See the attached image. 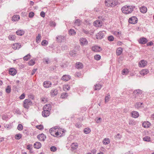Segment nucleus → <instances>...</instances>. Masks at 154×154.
Returning <instances> with one entry per match:
<instances>
[{
  "label": "nucleus",
  "mask_w": 154,
  "mask_h": 154,
  "mask_svg": "<svg viewBox=\"0 0 154 154\" xmlns=\"http://www.w3.org/2000/svg\"><path fill=\"white\" fill-rule=\"evenodd\" d=\"M33 146L34 148L38 149L41 147L42 145L40 142H37L34 143Z\"/></svg>",
  "instance_id": "nucleus-21"
},
{
  "label": "nucleus",
  "mask_w": 154,
  "mask_h": 154,
  "mask_svg": "<svg viewBox=\"0 0 154 154\" xmlns=\"http://www.w3.org/2000/svg\"><path fill=\"white\" fill-rule=\"evenodd\" d=\"M35 61L33 60H30L28 64L29 65L32 66L35 64Z\"/></svg>",
  "instance_id": "nucleus-55"
},
{
  "label": "nucleus",
  "mask_w": 154,
  "mask_h": 154,
  "mask_svg": "<svg viewBox=\"0 0 154 154\" xmlns=\"http://www.w3.org/2000/svg\"><path fill=\"white\" fill-rule=\"evenodd\" d=\"M118 3V0H106L105 5L108 7H113Z\"/></svg>",
  "instance_id": "nucleus-3"
},
{
  "label": "nucleus",
  "mask_w": 154,
  "mask_h": 154,
  "mask_svg": "<svg viewBox=\"0 0 154 154\" xmlns=\"http://www.w3.org/2000/svg\"><path fill=\"white\" fill-rule=\"evenodd\" d=\"M21 45L19 43H15L12 45V48L14 50L18 49L21 47Z\"/></svg>",
  "instance_id": "nucleus-14"
},
{
  "label": "nucleus",
  "mask_w": 154,
  "mask_h": 154,
  "mask_svg": "<svg viewBox=\"0 0 154 154\" xmlns=\"http://www.w3.org/2000/svg\"><path fill=\"white\" fill-rule=\"evenodd\" d=\"M57 41L59 42H62L64 39V37L62 36H59L56 37Z\"/></svg>",
  "instance_id": "nucleus-29"
},
{
  "label": "nucleus",
  "mask_w": 154,
  "mask_h": 154,
  "mask_svg": "<svg viewBox=\"0 0 154 154\" xmlns=\"http://www.w3.org/2000/svg\"><path fill=\"white\" fill-rule=\"evenodd\" d=\"M32 146V145H28L27 146L26 148H27V149H28L29 150H31L32 149V148H31Z\"/></svg>",
  "instance_id": "nucleus-59"
},
{
  "label": "nucleus",
  "mask_w": 154,
  "mask_h": 154,
  "mask_svg": "<svg viewBox=\"0 0 154 154\" xmlns=\"http://www.w3.org/2000/svg\"><path fill=\"white\" fill-rule=\"evenodd\" d=\"M142 93V91L140 89L136 90L133 92L134 94L135 95H137L138 94H141Z\"/></svg>",
  "instance_id": "nucleus-35"
},
{
  "label": "nucleus",
  "mask_w": 154,
  "mask_h": 154,
  "mask_svg": "<svg viewBox=\"0 0 154 154\" xmlns=\"http://www.w3.org/2000/svg\"><path fill=\"white\" fill-rule=\"evenodd\" d=\"M25 97V94L24 93L22 94L19 97L20 100H22L24 99Z\"/></svg>",
  "instance_id": "nucleus-57"
},
{
  "label": "nucleus",
  "mask_w": 154,
  "mask_h": 154,
  "mask_svg": "<svg viewBox=\"0 0 154 154\" xmlns=\"http://www.w3.org/2000/svg\"><path fill=\"white\" fill-rule=\"evenodd\" d=\"M40 15L42 17H44L45 15V13L43 11H42L40 13Z\"/></svg>",
  "instance_id": "nucleus-60"
},
{
  "label": "nucleus",
  "mask_w": 154,
  "mask_h": 154,
  "mask_svg": "<svg viewBox=\"0 0 154 154\" xmlns=\"http://www.w3.org/2000/svg\"><path fill=\"white\" fill-rule=\"evenodd\" d=\"M22 135L20 134H16L15 136V138L16 140H19L21 138Z\"/></svg>",
  "instance_id": "nucleus-42"
},
{
  "label": "nucleus",
  "mask_w": 154,
  "mask_h": 154,
  "mask_svg": "<svg viewBox=\"0 0 154 154\" xmlns=\"http://www.w3.org/2000/svg\"><path fill=\"white\" fill-rule=\"evenodd\" d=\"M96 152H97L96 150L95 149H92L91 151V153H92L93 154H94L96 153Z\"/></svg>",
  "instance_id": "nucleus-62"
},
{
  "label": "nucleus",
  "mask_w": 154,
  "mask_h": 154,
  "mask_svg": "<svg viewBox=\"0 0 154 154\" xmlns=\"http://www.w3.org/2000/svg\"><path fill=\"white\" fill-rule=\"evenodd\" d=\"M83 67V64L80 62H78L76 63L75 67L78 69H81Z\"/></svg>",
  "instance_id": "nucleus-25"
},
{
  "label": "nucleus",
  "mask_w": 154,
  "mask_h": 154,
  "mask_svg": "<svg viewBox=\"0 0 154 154\" xmlns=\"http://www.w3.org/2000/svg\"><path fill=\"white\" fill-rule=\"evenodd\" d=\"M134 7L131 5H125L121 8L122 12L124 14H128L131 13L133 11Z\"/></svg>",
  "instance_id": "nucleus-2"
},
{
  "label": "nucleus",
  "mask_w": 154,
  "mask_h": 154,
  "mask_svg": "<svg viewBox=\"0 0 154 154\" xmlns=\"http://www.w3.org/2000/svg\"><path fill=\"white\" fill-rule=\"evenodd\" d=\"M76 32L73 29H70L69 31V35H75V34Z\"/></svg>",
  "instance_id": "nucleus-44"
},
{
  "label": "nucleus",
  "mask_w": 154,
  "mask_h": 154,
  "mask_svg": "<svg viewBox=\"0 0 154 154\" xmlns=\"http://www.w3.org/2000/svg\"><path fill=\"white\" fill-rule=\"evenodd\" d=\"M104 36V34L102 31H100L97 33L96 35V38L97 39H101Z\"/></svg>",
  "instance_id": "nucleus-17"
},
{
  "label": "nucleus",
  "mask_w": 154,
  "mask_h": 154,
  "mask_svg": "<svg viewBox=\"0 0 154 154\" xmlns=\"http://www.w3.org/2000/svg\"><path fill=\"white\" fill-rule=\"evenodd\" d=\"M16 36L14 35H10L8 36V39L11 41H14L16 39Z\"/></svg>",
  "instance_id": "nucleus-33"
},
{
  "label": "nucleus",
  "mask_w": 154,
  "mask_h": 154,
  "mask_svg": "<svg viewBox=\"0 0 154 154\" xmlns=\"http://www.w3.org/2000/svg\"><path fill=\"white\" fill-rule=\"evenodd\" d=\"M147 62L144 60H141L139 62L138 66L139 67H143L147 65Z\"/></svg>",
  "instance_id": "nucleus-11"
},
{
  "label": "nucleus",
  "mask_w": 154,
  "mask_h": 154,
  "mask_svg": "<svg viewBox=\"0 0 154 154\" xmlns=\"http://www.w3.org/2000/svg\"><path fill=\"white\" fill-rule=\"evenodd\" d=\"M36 127L40 130H42L43 129L44 127L42 125H40L36 126Z\"/></svg>",
  "instance_id": "nucleus-52"
},
{
  "label": "nucleus",
  "mask_w": 154,
  "mask_h": 154,
  "mask_svg": "<svg viewBox=\"0 0 154 154\" xmlns=\"http://www.w3.org/2000/svg\"><path fill=\"white\" fill-rule=\"evenodd\" d=\"M50 150L51 151L54 152L57 150V148L55 146H52L51 147Z\"/></svg>",
  "instance_id": "nucleus-53"
},
{
  "label": "nucleus",
  "mask_w": 154,
  "mask_h": 154,
  "mask_svg": "<svg viewBox=\"0 0 154 154\" xmlns=\"http://www.w3.org/2000/svg\"><path fill=\"white\" fill-rule=\"evenodd\" d=\"M50 25L51 26H56V23L53 21H51L50 23Z\"/></svg>",
  "instance_id": "nucleus-58"
},
{
  "label": "nucleus",
  "mask_w": 154,
  "mask_h": 154,
  "mask_svg": "<svg viewBox=\"0 0 154 154\" xmlns=\"http://www.w3.org/2000/svg\"><path fill=\"white\" fill-rule=\"evenodd\" d=\"M140 12L142 13H145L147 11V8L145 6H142L140 8Z\"/></svg>",
  "instance_id": "nucleus-20"
},
{
  "label": "nucleus",
  "mask_w": 154,
  "mask_h": 154,
  "mask_svg": "<svg viewBox=\"0 0 154 154\" xmlns=\"http://www.w3.org/2000/svg\"><path fill=\"white\" fill-rule=\"evenodd\" d=\"M135 107L137 109L143 107V103H142L140 102L137 103L135 105Z\"/></svg>",
  "instance_id": "nucleus-24"
},
{
  "label": "nucleus",
  "mask_w": 154,
  "mask_h": 154,
  "mask_svg": "<svg viewBox=\"0 0 154 154\" xmlns=\"http://www.w3.org/2000/svg\"><path fill=\"white\" fill-rule=\"evenodd\" d=\"M137 19L136 17L134 16L130 18L128 20L129 22L131 24H135L137 22Z\"/></svg>",
  "instance_id": "nucleus-6"
},
{
  "label": "nucleus",
  "mask_w": 154,
  "mask_h": 154,
  "mask_svg": "<svg viewBox=\"0 0 154 154\" xmlns=\"http://www.w3.org/2000/svg\"><path fill=\"white\" fill-rule=\"evenodd\" d=\"M94 59L97 60H99L100 59L101 56L99 54L95 55L94 56Z\"/></svg>",
  "instance_id": "nucleus-45"
},
{
  "label": "nucleus",
  "mask_w": 154,
  "mask_h": 154,
  "mask_svg": "<svg viewBox=\"0 0 154 154\" xmlns=\"http://www.w3.org/2000/svg\"><path fill=\"white\" fill-rule=\"evenodd\" d=\"M75 126L78 128H80L81 126V125L79 123H77L75 125Z\"/></svg>",
  "instance_id": "nucleus-61"
},
{
  "label": "nucleus",
  "mask_w": 154,
  "mask_h": 154,
  "mask_svg": "<svg viewBox=\"0 0 154 154\" xmlns=\"http://www.w3.org/2000/svg\"><path fill=\"white\" fill-rule=\"evenodd\" d=\"M62 79L64 81H67L69 80L70 76L68 75H65L63 76Z\"/></svg>",
  "instance_id": "nucleus-27"
},
{
  "label": "nucleus",
  "mask_w": 154,
  "mask_h": 154,
  "mask_svg": "<svg viewBox=\"0 0 154 154\" xmlns=\"http://www.w3.org/2000/svg\"><path fill=\"white\" fill-rule=\"evenodd\" d=\"M51 94L52 96L56 95L57 94V91L56 90H52L51 91Z\"/></svg>",
  "instance_id": "nucleus-37"
},
{
  "label": "nucleus",
  "mask_w": 154,
  "mask_h": 154,
  "mask_svg": "<svg viewBox=\"0 0 154 154\" xmlns=\"http://www.w3.org/2000/svg\"><path fill=\"white\" fill-rule=\"evenodd\" d=\"M71 146L73 149H76L78 147V143H73L71 144Z\"/></svg>",
  "instance_id": "nucleus-31"
},
{
  "label": "nucleus",
  "mask_w": 154,
  "mask_h": 154,
  "mask_svg": "<svg viewBox=\"0 0 154 154\" xmlns=\"http://www.w3.org/2000/svg\"><path fill=\"white\" fill-rule=\"evenodd\" d=\"M110 95L108 94L107 96L105 97V103H107L109 101L110 98Z\"/></svg>",
  "instance_id": "nucleus-51"
},
{
  "label": "nucleus",
  "mask_w": 154,
  "mask_h": 154,
  "mask_svg": "<svg viewBox=\"0 0 154 154\" xmlns=\"http://www.w3.org/2000/svg\"><path fill=\"white\" fill-rule=\"evenodd\" d=\"M93 24L96 27H100L102 26L103 23L101 21L97 20L94 22Z\"/></svg>",
  "instance_id": "nucleus-8"
},
{
  "label": "nucleus",
  "mask_w": 154,
  "mask_h": 154,
  "mask_svg": "<svg viewBox=\"0 0 154 154\" xmlns=\"http://www.w3.org/2000/svg\"><path fill=\"white\" fill-rule=\"evenodd\" d=\"M92 50L94 52H99L101 51L102 49L100 46H94L92 47Z\"/></svg>",
  "instance_id": "nucleus-7"
},
{
  "label": "nucleus",
  "mask_w": 154,
  "mask_h": 154,
  "mask_svg": "<svg viewBox=\"0 0 154 154\" xmlns=\"http://www.w3.org/2000/svg\"><path fill=\"white\" fill-rule=\"evenodd\" d=\"M16 73V70L14 68H11L9 69V73L12 75H15Z\"/></svg>",
  "instance_id": "nucleus-22"
},
{
  "label": "nucleus",
  "mask_w": 154,
  "mask_h": 154,
  "mask_svg": "<svg viewBox=\"0 0 154 154\" xmlns=\"http://www.w3.org/2000/svg\"><path fill=\"white\" fill-rule=\"evenodd\" d=\"M51 82L49 81H45L43 83L44 87L46 88H48L51 87Z\"/></svg>",
  "instance_id": "nucleus-13"
},
{
  "label": "nucleus",
  "mask_w": 154,
  "mask_h": 154,
  "mask_svg": "<svg viewBox=\"0 0 154 154\" xmlns=\"http://www.w3.org/2000/svg\"><path fill=\"white\" fill-rule=\"evenodd\" d=\"M103 143L104 145H107L109 144L110 142V140L108 138H105L103 139Z\"/></svg>",
  "instance_id": "nucleus-26"
},
{
  "label": "nucleus",
  "mask_w": 154,
  "mask_h": 154,
  "mask_svg": "<svg viewBox=\"0 0 154 154\" xmlns=\"http://www.w3.org/2000/svg\"><path fill=\"white\" fill-rule=\"evenodd\" d=\"M91 131L90 129L88 128H85L84 130V132L85 134H87L90 133Z\"/></svg>",
  "instance_id": "nucleus-40"
},
{
  "label": "nucleus",
  "mask_w": 154,
  "mask_h": 154,
  "mask_svg": "<svg viewBox=\"0 0 154 154\" xmlns=\"http://www.w3.org/2000/svg\"><path fill=\"white\" fill-rule=\"evenodd\" d=\"M49 132L54 137H60L65 132V131L58 127H55L51 128L49 130Z\"/></svg>",
  "instance_id": "nucleus-1"
},
{
  "label": "nucleus",
  "mask_w": 154,
  "mask_h": 154,
  "mask_svg": "<svg viewBox=\"0 0 154 154\" xmlns=\"http://www.w3.org/2000/svg\"><path fill=\"white\" fill-rule=\"evenodd\" d=\"M16 33L18 35H22L24 34V32L23 30H19L16 31Z\"/></svg>",
  "instance_id": "nucleus-30"
},
{
  "label": "nucleus",
  "mask_w": 154,
  "mask_h": 154,
  "mask_svg": "<svg viewBox=\"0 0 154 154\" xmlns=\"http://www.w3.org/2000/svg\"><path fill=\"white\" fill-rule=\"evenodd\" d=\"M70 87L69 85H65L63 86V89L64 91H68L70 89Z\"/></svg>",
  "instance_id": "nucleus-32"
},
{
  "label": "nucleus",
  "mask_w": 154,
  "mask_h": 154,
  "mask_svg": "<svg viewBox=\"0 0 154 154\" xmlns=\"http://www.w3.org/2000/svg\"><path fill=\"white\" fill-rule=\"evenodd\" d=\"M37 138L40 141H44L46 138V136L42 133L38 135Z\"/></svg>",
  "instance_id": "nucleus-9"
},
{
  "label": "nucleus",
  "mask_w": 154,
  "mask_h": 154,
  "mask_svg": "<svg viewBox=\"0 0 154 154\" xmlns=\"http://www.w3.org/2000/svg\"><path fill=\"white\" fill-rule=\"evenodd\" d=\"M23 129V127L22 124H19L17 127V129L19 131H21Z\"/></svg>",
  "instance_id": "nucleus-49"
},
{
  "label": "nucleus",
  "mask_w": 154,
  "mask_h": 154,
  "mask_svg": "<svg viewBox=\"0 0 154 154\" xmlns=\"http://www.w3.org/2000/svg\"><path fill=\"white\" fill-rule=\"evenodd\" d=\"M34 15V12L31 11L30 12L29 14V17L30 18H32V17Z\"/></svg>",
  "instance_id": "nucleus-56"
},
{
  "label": "nucleus",
  "mask_w": 154,
  "mask_h": 154,
  "mask_svg": "<svg viewBox=\"0 0 154 154\" xmlns=\"http://www.w3.org/2000/svg\"><path fill=\"white\" fill-rule=\"evenodd\" d=\"M48 44V42L46 40H43L41 42V44L43 46L47 45Z\"/></svg>",
  "instance_id": "nucleus-48"
},
{
  "label": "nucleus",
  "mask_w": 154,
  "mask_h": 154,
  "mask_svg": "<svg viewBox=\"0 0 154 154\" xmlns=\"http://www.w3.org/2000/svg\"><path fill=\"white\" fill-rule=\"evenodd\" d=\"M101 118H99L97 119V120L96 122H97L98 123L100 122H101Z\"/></svg>",
  "instance_id": "nucleus-64"
},
{
  "label": "nucleus",
  "mask_w": 154,
  "mask_h": 154,
  "mask_svg": "<svg viewBox=\"0 0 154 154\" xmlns=\"http://www.w3.org/2000/svg\"><path fill=\"white\" fill-rule=\"evenodd\" d=\"M151 137L149 136H146L143 138L144 141L147 142H150L151 141Z\"/></svg>",
  "instance_id": "nucleus-38"
},
{
  "label": "nucleus",
  "mask_w": 154,
  "mask_h": 154,
  "mask_svg": "<svg viewBox=\"0 0 154 154\" xmlns=\"http://www.w3.org/2000/svg\"><path fill=\"white\" fill-rule=\"evenodd\" d=\"M122 48H118L116 50V54L117 55H120L122 53Z\"/></svg>",
  "instance_id": "nucleus-28"
},
{
  "label": "nucleus",
  "mask_w": 154,
  "mask_h": 154,
  "mask_svg": "<svg viewBox=\"0 0 154 154\" xmlns=\"http://www.w3.org/2000/svg\"><path fill=\"white\" fill-rule=\"evenodd\" d=\"M129 71L127 69H123L122 71V74L123 75H127Z\"/></svg>",
  "instance_id": "nucleus-34"
},
{
  "label": "nucleus",
  "mask_w": 154,
  "mask_h": 154,
  "mask_svg": "<svg viewBox=\"0 0 154 154\" xmlns=\"http://www.w3.org/2000/svg\"><path fill=\"white\" fill-rule=\"evenodd\" d=\"M32 105V102L29 100L25 99L23 102V106L26 109H28Z\"/></svg>",
  "instance_id": "nucleus-4"
},
{
  "label": "nucleus",
  "mask_w": 154,
  "mask_h": 154,
  "mask_svg": "<svg viewBox=\"0 0 154 154\" xmlns=\"http://www.w3.org/2000/svg\"><path fill=\"white\" fill-rule=\"evenodd\" d=\"M45 61L46 63L48 64L49 62V60L48 59H45Z\"/></svg>",
  "instance_id": "nucleus-63"
},
{
  "label": "nucleus",
  "mask_w": 154,
  "mask_h": 154,
  "mask_svg": "<svg viewBox=\"0 0 154 154\" xmlns=\"http://www.w3.org/2000/svg\"><path fill=\"white\" fill-rule=\"evenodd\" d=\"M95 88H94V90H100L101 87V86L100 84L98 85H94Z\"/></svg>",
  "instance_id": "nucleus-41"
},
{
  "label": "nucleus",
  "mask_w": 154,
  "mask_h": 154,
  "mask_svg": "<svg viewBox=\"0 0 154 154\" xmlns=\"http://www.w3.org/2000/svg\"><path fill=\"white\" fill-rule=\"evenodd\" d=\"M88 41L85 38H81L79 40V43L81 46H85L88 44Z\"/></svg>",
  "instance_id": "nucleus-5"
},
{
  "label": "nucleus",
  "mask_w": 154,
  "mask_h": 154,
  "mask_svg": "<svg viewBox=\"0 0 154 154\" xmlns=\"http://www.w3.org/2000/svg\"><path fill=\"white\" fill-rule=\"evenodd\" d=\"M108 40L110 41H112L114 40V38L112 35H110L108 37Z\"/></svg>",
  "instance_id": "nucleus-54"
},
{
  "label": "nucleus",
  "mask_w": 154,
  "mask_h": 154,
  "mask_svg": "<svg viewBox=\"0 0 154 154\" xmlns=\"http://www.w3.org/2000/svg\"><path fill=\"white\" fill-rule=\"evenodd\" d=\"M68 96V94L67 93L64 92L62 94L61 97L62 98H65Z\"/></svg>",
  "instance_id": "nucleus-50"
},
{
  "label": "nucleus",
  "mask_w": 154,
  "mask_h": 154,
  "mask_svg": "<svg viewBox=\"0 0 154 154\" xmlns=\"http://www.w3.org/2000/svg\"><path fill=\"white\" fill-rule=\"evenodd\" d=\"M151 123L148 121H144L142 124V126L145 128H148L151 126Z\"/></svg>",
  "instance_id": "nucleus-10"
},
{
  "label": "nucleus",
  "mask_w": 154,
  "mask_h": 154,
  "mask_svg": "<svg viewBox=\"0 0 154 154\" xmlns=\"http://www.w3.org/2000/svg\"><path fill=\"white\" fill-rule=\"evenodd\" d=\"M41 40V35L40 34H38L37 36L36 37V42L38 43Z\"/></svg>",
  "instance_id": "nucleus-43"
},
{
  "label": "nucleus",
  "mask_w": 154,
  "mask_h": 154,
  "mask_svg": "<svg viewBox=\"0 0 154 154\" xmlns=\"http://www.w3.org/2000/svg\"><path fill=\"white\" fill-rule=\"evenodd\" d=\"M74 23L75 26H79L81 24V21L77 19L75 20Z\"/></svg>",
  "instance_id": "nucleus-39"
},
{
  "label": "nucleus",
  "mask_w": 154,
  "mask_h": 154,
  "mask_svg": "<svg viewBox=\"0 0 154 154\" xmlns=\"http://www.w3.org/2000/svg\"><path fill=\"white\" fill-rule=\"evenodd\" d=\"M131 116L134 118H137L139 116V114L138 112L136 111H133L131 113Z\"/></svg>",
  "instance_id": "nucleus-12"
},
{
  "label": "nucleus",
  "mask_w": 154,
  "mask_h": 154,
  "mask_svg": "<svg viewBox=\"0 0 154 154\" xmlns=\"http://www.w3.org/2000/svg\"><path fill=\"white\" fill-rule=\"evenodd\" d=\"M113 34L117 37H120L121 35V33L119 31H115L113 32Z\"/></svg>",
  "instance_id": "nucleus-36"
},
{
  "label": "nucleus",
  "mask_w": 154,
  "mask_h": 154,
  "mask_svg": "<svg viewBox=\"0 0 154 154\" xmlns=\"http://www.w3.org/2000/svg\"><path fill=\"white\" fill-rule=\"evenodd\" d=\"M5 91L8 93H10L11 91V87L10 86H8L6 88Z\"/></svg>",
  "instance_id": "nucleus-47"
},
{
  "label": "nucleus",
  "mask_w": 154,
  "mask_h": 154,
  "mask_svg": "<svg viewBox=\"0 0 154 154\" xmlns=\"http://www.w3.org/2000/svg\"><path fill=\"white\" fill-rule=\"evenodd\" d=\"M31 56L30 54H27L23 57V60L26 61H27L29 59H30Z\"/></svg>",
  "instance_id": "nucleus-46"
},
{
  "label": "nucleus",
  "mask_w": 154,
  "mask_h": 154,
  "mask_svg": "<svg viewBox=\"0 0 154 154\" xmlns=\"http://www.w3.org/2000/svg\"><path fill=\"white\" fill-rule=\"evenodd\" d=\"M138 42L140 44H145L147 42V40L146 38L143 37L140 38L139 39Z\"/></svg>",
  "instance_id": "nucleus-18"
},
{
  "label": "nucleus",
  "mask_w": 154,
  "mask_h": 154,
  "mask_svg": "<svg viewBox=\"0 0 154 154\" xmlns=\"http://www.w3.org/2000/svg\"><path fill=\"white\" fill-rule=\"evenodd\" d=\"M51 106L50 104H47L45 105L43 107V109L44 110L50 111L51 109Z\"/></svg>",
  "instance_id": "nucleus-23"
},
{
  "label": "nucleus",
  "mask_w": 154,
  "mask_h": 154,
  "mask_svg": "<svg viewBox=\"0 0 154 154\" xmlns=\"http://www.w3.org/2000/svg\"><path fill=\"white\" fill-rule=\"evenodd\" d=\"M149 70L146 69H143L140 72V74L143 76L146 75L148 72Z\"/></svg>",
  "instance_id": "nucleus-16"
},
{
  "label": "nucleus",
  "mask_w": 154,
  "mask_h": 154,
  "mask_svg": "<svg viewBox=\"0 0 154 154\" xmlns=\"http://www.w3.org/2000/svg\"><path fill=\"white\" fill-rule=\"evenodd\" d=\"M20 18V16L18 15H14L12 17L11 20L13 21H17Z\"/></svg>",
  "instance_id": "nucleus-19"
},
{
  "label": "nucleus",
  "mask_w": 154,
  "mask_h": 154,
  "mask_svg": "<svg viewBox=\"0 0 154 154\" xmlns=\"http://www.w3.org/2000/svg\"><path fill=\"white\" fill-rule=\"evenodd\" d=\"M42 116L44 117H47L50 115L49 111L44 109L42 113Z\"/></svg>",
  "instance_id": "nucleus-15"
}]
</instances>
